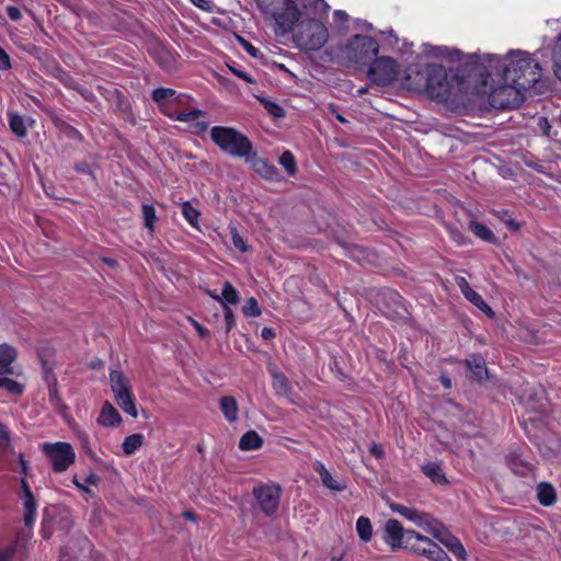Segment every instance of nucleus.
I'll return each mask as SVG.
<instances>
[{"label":"nucleus","instance_id":"1","mask_svg":"<svg viewBox=\"0 0 561 561\" xmlns=\"http://www.w3.org/2000/svg\"><path fill=\"white\" fill-rule=\"evenodd\" d=\"M383 530V539L392 550L405 549L431 561H451L436 542L414 530L404 529L397 519L387 520Z\"/></svg>","mask_w":561,"mask_h":561},{"label":"nucleus","instance_id":"2","mask_svg":"<svg viewBox=\"0 0 561 561\" xmlns=\"http://www.w3.org/2000/svg\"><path fill=\"white\" fill-rule=\"evenodd\" d=\"M540 78V65L528 53H511L505 59L503 80L520 92L530 89Z\"/></svg>","mask_w":561,"mask_h":561},{"label":"nucleus","instance_id":"3","mask_svg":"<svg viewBox=\"0 0 561 561\" xmlns=\"http://www.w3.org/2000/svg\"><path fill=\"white\" fill-rule=\"evenodd\" d=\"M210 138L221 151L237 158L245 159L253 148L252 142L245 135L231 127H213Z\"/></svg>","mask_w":561,"mask_h":561},{"label":"nucleus","instance_id":"4","mask_svg":"<svg viewBox=\"0 0 561 561\" xmlns=\"http://www.w3.org/2000/svg\"><path fill=\"white\" fill-rule=\"evenodd\" d=\"M275 2L271 3V9H261V11L275 20L277 28L283 34L288 33L301 18L298 7L306 8L307 3L304 0H276Z\"/></svg>","mask_w":561,"mask_h":561},{"label":"nucleus","instance_id":"5","mask_svg":"<svg viewBox=\"0 0 561 561\" xmlns=\"http://www.w3.org/2000/svg\"><path fill=\"white\" fill-rule=\"evenodd\" d=\"M329 33L323 23L310 19L301 21L294 34L296 44L305 50H318L328 41Z\"/></svg>","mask_w":561,"mask_h":561},{"label":"nucleus","instance_id":"6","mask_svg":"<svg viewBox=\"0 0 561 561\" xmlns=\"http://www.w3.org/2000/svg\"><path fill=\"white\" fill-rule=\"evenodd\" d=\"M379 45L370 36L354 35L344 48L345 57L356 65H369L378 54Z\"/></svg>","mask_w":561,"mask_h":561},{"label":"nucleus","instance_id":"7","mask_svg":"<svg viewBox=\"0 0 561 561\" xmlns=\"http://www.w3.org/2000/svg\"><path fill=\"white\" fill-rule=\"evenodd\" d=\"M111 389L121 409L133 417H137V409L134 402L129 381L119 370H112L110 374Z\"/></svg>","mask_w":561,"mask_h":561},{"label":"nucleus","instance_id":"8","mask_svg":"<svg viewBox=\"0 0 561 561\" xmlns=\"http://www.w3.org/2000/svg\"><path fill=\"white\" fill-rule=\"evenodd\" d=\"M425 88L432 99L446 100L449 95L447 72L443 66L428 65L425 68Z\"/></svg>","mask_w":561,"mask_h":561},{"label":"nucleus","instance_id":"9","mask_svg":"<svg viewBox=\"0 0 561 561\" xmlns=\"http://www.w3.org/2000/svg\"><path fill=\"white\" fill-rule=\"evenodd\" d=\"M368 78L378 85H388L392 83L399 73V67L394 59L390 57H375L369 64Z\"/></svg>","mask_w":561,"mask_h":561},{"label":"nucleus","instance_id":"10","mask_svg":"<svg viewBox=\"0 0 561 561\" xmlns=\"http://www.w3.org/2000/svg\"><path fill=\"white\" fill-rule=\"evenodd\" d=\"M282 489L276 483L260 484L253 488L252 494L260 510L267 516L277 512Z\"/></svg>","mask_w":561,"mask_h":561},{"label":"nucleus","instance_id":"11","mask_svg":"<svg viewBox=\"0 0 561 561\" xmlns=\"http://www.w3.org/2000/svg\"><path fill=\"white\" fill-rule=\"evenodd\" d=\"M43 450L57 472L66 471L76 458L75 450L69 443L45 444Z\"/></svg>","mask_w":561,"mask_h":561},{"label":"nucleus","instance_id":"12","mask_svg":"<svg viewBox=\"0 0 561 561\" xmlns=\"http://www.w3.org/2000/svg\"><path fill=\"white\" fill-rule=\"evenodd\" d=\"M176 92L173 89L158 88L152 91V100L159 104L163 112L170 117H174L180 122H193L203 116L205 113L201 110H194L191 112H182L174 115L171 111L168 101L175 96Z\"/></svg>","mask_w":561,"mask_h":561},{"label":"nucleus","instance_id":"13","mask_svg":"<svg viewBox=\"0 0 561 561\" xmlns=\"http://www.w3.org/2000/svg\"><path fill=\"white\" fill-rule=\"evenodd\" d=\"M523 99V92L505 83L490 94L489 102L494 108L507 110L517 107Z\"/></svg>","mask_w":561,"mask_h":561},{"label":"nucleus","instance_id":"14","mask_svg":"<svg viewBox=\"0 0 561 561\" xmlns=\"http://www.w3.org/2000/svg\"><path fill=\"white\" fill-rule=\"evenodd\" d=\"M525 454L526 448L516 446L506 455V463L516 476L527 477L534 471V465Z\"/></svg>","mask_w":561,"mask_h":561},{"label":"nucleus","instance_id":"15","mask_svg":"<svg viewBox=\"0 0 561 561\" xmlns=\"http://www.w3.org/2000/svg\"><path fill=\"white\" fill-rule=\"evenodd\" d=\"M244 160L251 165L255 173L265 180L273 181L279 175L278 169L266 159L259 157L253 149Z\"/></svg>","mask_w":561,"mask_h":561},{"label":"nucleus","instance_id":"16","mask_svg":"<svg viewBox=\"0 0 561 561\" xmlns=\"http://www.w3.org/2000/svg\"><path fill=\"white\" fill-rule=\"evenodd\" d=\"M465 365L470 373V379L481 383L489 378V370L486 368L485 360L481 355H471L470 358L465 360Z\"/></svg>","mask_w":561,"mask_h":561},{"label":"nucleus","instance_id":"17","mask_svg":"<svg viewBox=\"0 0 561 561\" xmlns=\"http://www.w3.org/2000/svg\"><path fill=\"white\" fill-rule=\"evenodd\" d=\"M271 375L273 378L272 386L275 390V393L277 396L285 397L290 403L297 404V401L290 397V386L288 378L276 368L271 369Z\"/></svg>","mask_w":561,"mask_h":561},{"label":"nucleus","instance_id":"18","mask_svg":"<svg viewBox=\"0 0 561 561\" xmlns=\"http://www.w3.org/2000/svg\"><path fill=\"white\" fill-rule=\"evenodd\" d=\"M16 358V351L8 344L0 345V375H14L13 362Z\"/></svg>","mask_w":561,"mask_h":561},{"label":"nucleus","instance_id":"19","mask_svg":"<svg viewBox=\"0 0 561 561\" xmlns=\"http://www.w3.org/2000/svg\"><path fill=\"white\" fill-rule=\"evenodd\" d=\"M312 467L313 470L320 476L321 482L324 486L333 491H342L345 489V484L334 479L321 461H314Z\"/></svg>","mask_w":561,"mask_h":561},{"label":"nucleus","instance_id":"20","mask_svg":"<svg viewBox=\"0 0 561 561\" xmlns=\"http://www.w3.org/2000/svg\"><path fill=\"white\" fill-rule=\"evenodd\" d=\"M121 422L122 417L118 411L108 401L104 402L98 417V423L103 426H118Z\"/></svg>","mask_w":561,"mask_h":561},{"label":"nucleus","instance_id":"21","mask_svg":"<svg viewBox=\"0 0 561 561\" xmlns=\"http://www.w3.org/2000/svg\"><path fill=\"white\" fill-rule=\"evenodd\" d=\"M390 508L393 512L405 517L407 519L414 522L419 526H423L425 518L427 517V514H424L415 508L408 507V506L397 504V503H391Z\"/></svg>","mask_w":561,"mask_h":561},{"label":"nucleus","instance_id":"22","mask_svg":"<svg viewBox=\"0 0 561 561\" xmlns=\"http://www.w3.org/2000/svg\"><path fill=\"white\" fill-rule=\"evenodd\" d=\"M219 408L225 419L229 423H233L238 419V403L234 397L224 396L219 400Z\"/></svg>","mask_w":561,"mask_h":561},{"label":"nucleus","instance_id":"23","mask_svg":"<svg viewBox=\"0 0 561 561\" xmlns=\"http://www.w3.org/2000/svg\"><path fill=\"white\" fill-rule=\"evenodd\" d=\"M537 500L543 506H551L557 501V492L551 483L540 482L537 485Z\"/></svg>","mask_w":561,"mask_h":561},{"label":"nucleus","instance_id":"24","mask_svg":"<svg viewBox=\"0 0 561 561\" xmlns=\"http://www.w3.org/2000/svg\"><path fill=\"white\" fill-rule=\"evenodd\" d=\"M422 472L436 484H446L447 479L439 462H427L422 466Z\"/></svg>","mask_w":561,"mask_h":561},{"label":"nucleus","instance_id":"25","mask_svg":"<svg viewBox=\"0 0 561 561\" xmlns=\"http://www.w3.org/2000/svg\"><path fill=\"white\" fill-rule=\"evenodd\" d=\"M439 542L443 543L449 551H451L459 559L463 560L466 558V550L462 543L459 541L458 538H456L450 533L443 534V537L440 538Z\"/></svg>","mask_w":561,"mask_h":561},{"label":"nucleus","instance_id":"26","mask_svg":"<svg viewBox=\"0 0 561 561\" xmlns=\"http://www.w3.org/2000/svg\"><path fill=\"white\" fill-rule=\"evenodd\" d=\"M262 445L263 439L255 431H248L241 436L239 442V448L241 450L259 449Z\"/></svg>","mask_w":561,"mask_h":561},{"label":"nucleus","instance_id":"27","mask_svg":"<svg viewBox=\"0 0 561 561\" xmlns=\"http://www.w3.org/2000/svg\"><path fill=\"white\" fill-rule=\"evenodd\" d=\"M340 244L345 249L347 255L358 262L364 263L369 260L370 253L367 249L353 243L340 242Z\"/></svg>","mask_w":561,"mask_h":561},{"label":"nucleus","instance_id":"28","mask_svg":"<svg viewBox=\"0 0 561 561\" xmlns=\"http://www.w3.org/2000/svg\"><path fill=\"white\" fill-rule=\"evenodd\" d=\"M469 229L480 239L489 243L495 244L497 239L490 228L476 220L469 222Z\"/></svg>","mask_w":561,"mask_h":561},{"label":"nucleus","instance_id":"29","mask_svg":"<svg viewBox=\"0 0 561 561\" xmlns=\"http://www.w3.org/2000/svg\"><path fill=\"white\" fill-rule=\"evenodd\" d=\"M24 504V524L26 527H31L34 523L35 514H36V501L33 494L23 496Z\"/></svg>","mask_w":561,"mask_h":561},{"label":"nucleus","instance_id":"30","mask_svg":"<svg viewBox=\"0 0 561 561\" xmlns=\"http://www.w3.org/2000/svg\"><path fill=\"white\" fill-rule=\"evenodd\" d=\"M144 435L138 433L127 436L122 444L124 454L133 455L144 444Z\"/></svg>","mask_w":561,"mask_h":561},{"label":"nucleus","instance_id":"31","mask_svg":"<svg viewBox=\"0 0 561 561\" xmlns=\"http://www.w3.org/2000/svg\"><path fill=\"white\" fill-rule=\"evenodd\" d=\"M222 306L237 305L239 302V294L230 282H225L222 293L220 295Z\"/></svg>","mask_w":561,"mask_h":561},{"label":"nucleus","instance_id":"32","mask_svg":"<svg viewBox=\"0 0 561 561\" xmlns=\"http://www.w3.org/2000/svg\"><path fill=\"white\" fill-rule=\"evenodd\" d=\"M356 530L364 542L369 541L373 536V527L369 518L360 516L356 522Z\"/></svg>","mask_w":561,"mask_h":561},{"label":"nucleus","instance_id":"33","mask_svg":"<svg viewBox=\"0 0 561 561\" xmlns=\"http://www.w3.org/2000/svg\"><path fill=\"white\" fill-rule=\"evenodd\" d=\"M8 116H9V125H10L11 130L18 137L26 136L27 130H26L23 117L16 113H9Z\"/></svg>","mask_w":561,"mask_h":561},{"label":"nucleus","instance_id":"34","mask_svg":"<svg viewBox=\"0 0 561 561\" xmlns=\"http://www.w3.org/2000/svg\"><path fill=\"white\" fill-rule=\"evenodd\" d=\"M261 105L265 108V111L275 118H280L285 116L284 108L278 105L277 103L264 98V96H256Z\"/></svg>","mask_w":561,"mask_h":561},{"label":"nucleus","instance_id":"35","mask_svg":"<svg viewBox=\"0 0 561 561\" xmlns=\"http://www.w3.org/2000/svg\"><path fill=\"white\" fill-rule=\"evenodd\" d=\"M278 162L289 176H294L297 173L296 159L289 150H286L282 153Z\"/></svg>","mask_w":561,"mask_h":561},{"label":"nucleus","instance_id":"36","mask_svg":"<svg viewBox=\"0 0 561 561\" xmlns=\"http://www.w3.org/2000/svg\"><path fill=\"white\" fill-rule=\"evenodd\" d=\"M144 224L150 231L154 230V224L158 220L156 216V209L152 205L145 204L141 207Z\"/></svg>","mask_w":561,"mask_h":561},{"label":"nucleus","instance_id":"37","mask_svg":"<svg viewBox=\"0 0 561 561\" xmlns=\"http://www.w3.org/2000/svg\"><path fill=\"white\" fill-rule=\"evenodd\" d=\"M425 530L428 531L434 538H436L438 541H440V538L443 537V534H447L448 531L436 520L431 522L430 516L425 518L424 525Z\"/></svg>","mask_w":561,"mask_h":561},{"label":"nucleus","instance_id":"38","mask_svg":"<svg viewBox=\"0 0 561 561\" xmlns=\"http://www.w3.org/2000/svg\"><path fill=\"white\" fill-rule=\"evenodd\" d=\"M467 299L477 308H479L482 312H484L486 316L491 318L494 317V312L492 311V309L488 306V304L477 291L473 290L472 293H469Z\"/></svg>","mask_w":561,"mask_h":561},{"label":"nucleus","instance_id":"39","mask_svg":"<svg viewBox=\"0 0 561 561\" xmlns=\"http://www.w3.org/2000/svg\"><path fill=\"white\" fill-rule=\"evenodd\" d=\"M7 376L8 375H0V388H4L12 394H21L23 392V386Z\"/></svg>","mask_w":561,"mask_h":561},{"label":"nucleus","instance_id":"40","mask_svg":"<svg viewBox=\"0 0 561 561\" xmlns=\"http://www.w3.org/2000/svg\"><path fill=\"white\" fill-rule=\"evenodd\" d=\"M182 214L193 227H197L201 214L188 202L182 204Z\"/></svg>","mask_w":561,"mask_h":561},{"label":"nucleus","instance_id":"41","mask_svg":"<svg viewBox=\"0 0 561 561\" xmlns=\"http://www.w3.org/2000/svg\"><path fill=\"white\" fill-rule=\"evenodd\" d=\"M116 108L123 114V116L126 121H130V122L135 123L130 104H129L128 100L125 99L122 94L117 95Z\"/></svg>","mask_w":561,"mask_h":561},{"label":"nucleus","instance_id":"42","mask_svg":"<svg viewBox=\"0 0 561 561\" xmlns=\"http://www.w3.org/2000/svg\"><path fill=\"white\" fill-rule=\"evenodd\" d=\"M48 396H49V402L54 405V408L57 411H61L66 408L61 401L59 393H58V390L56 387V379H54L53 385L49 383Z\"/></svg>","mask_w":561,"mask_h":561},{"label":"nucleus","instance_id":"43","mask_svg":"<svg viewBox=\"0 0 561 561\" xmlns=\"http://www.w3.org/2000/svg\"><path fill=\"white\" fill-rule=\"evenodd\" d=\"M242 312L245 317H259L261 316V309L257 300L254 297L249 298L245 305L242 307Z\"/></svg>","mask_w":561,"mask_h":561},{"label":"nucleus","instance_id":"44","mask_svg":"<svg viewBox=\"0 0 561 561\" xmlns=\"http://www.w3.org/2000/svg\"><path fill=\"white\" fill-rule=\"evenodd\" d=\"M230 232L234 248L240 250L241 252H247L248 245L245 244L243 238L239 234L237 228H231Z\"/></svg>","mask_w":561,"mask_h":561},{"label":"nucleus","instance_id":"45","mask_svg":"<svg viewBox=\"0 0 561 561\" xmlns=\"http://www.w3.org/2000/svg\"><path fill=\"white\" fill-rule=\"evenodd\" d=\"M16 551V541L0 549V561H10Z\"/></svg>","mask_w":561,"mask_h":561},{"label":"nucleus","instance_id":"46","mask_svg":"<svg viewBox=\"0 0 561 561\" xmlns=\"http://www.w3.org/2000/svg\"><path fill=\"white\" fill-rule=\"evenodd\" d=\"M68 79L71 81L70 87H71L72 89H75L78 93H80V94L84 98V100H87V101H93V100L95 99V96H94V94H93V92H92V91H90V90H89V89H87V88H83V87L79 85L78 83H75V82L72 81V79H70V78H68Z\"/></svg>","mask_w":561,"mask_h":561},{"label":"nucleus","instance_id":"47","mask_svg":"<svg viewBox=\"0 0 561 561\" xmlns=\"http://www.w3.org/2000/svg\"><path fill=\"white\" fill-rule=\"evenodd\" d=\"M75 170L79 173H82V174H88L90 175L92 179H94V174H93V171H92V167L89 162L87 161H80L78 163L75 164Z\"/></svg>","mask_w":561,"mask_h":561},{"label":"nucleus","instance_id":"48","mask_svg":"<svg viewBox=\"0 0 561 561\" xmlns=\"http://www.w3.org/2000/svg\"><path fill=\"white\" fill-rule=\"evenodd\" d=\"M456 283L466 298L469 296V293L473 291V289L470 287L469 283L465 277L457 276Z\"/></svg>","mask_w":561,"mask_h":561},{"label":"nucleus","instance_id":"49","mask_svg":"<svg viewBox=\"0 0 561 561\" xmlns=\"http://www.w3.org/2000/svg\"><path fill=\"white\" fill-rule=\"evenodd\" d=\"M224 311H225L226 331L229 332L236 324L234 316H233L232 310L228 306H225Z\"/></svg>","mask_w":561,"mask_h":561},{"label":"nucleus","instance_id":"50","mask_svg":"<svg viewBox=\"0 0 561 561\" xmlns=\"http://www.w3.org/2000/svg\"><path fill=\"white\" fill-rule=\"evenodd\" d=\"M238 42L240 43V45L252 56V57H257L259 55V49L255 48L250 42H248L247 39H244L243 37L241 36H238Z\"/></svg>","mask_w":561,"mask_h":561},{"label":"nucleus","instance_id":"51","mask_svg":"<svg viewBox=\"0 0 561 561\" xmlns=\"http://www.w3.org/2000/svg\"><path fill=\"white\" fill-rule=\"evenodd\" d=\"M501 219L510 227L511 230L517 231L519 230L520 226L518 222H516L512 216L508 214V211H503Z\"/></svg>","mask_w":561,"mask_h":561},{"label":"nucleus","instance_id":"52","mask_svg":"<svg viewBox=\"0 0 561 561\" xmlns=\"http://www.w3.org/2000/svg\"><path fill=\"white\" fill-rule=\"evenodd\" d=\"M11 68V61L9 55L0 46V70H8Z\"/></svg>","mask_w":561,"mask_h":561},{"label":"nucleus","instance_id":"53","mask_svg":"<svg viewBox=\"0 0 561 561\" xmlns=\"http://www.w3.org/2000/svg\"><path fill=\"white\" fill-rule=\"evenodd\" d=\"M7 14L12 21H20L22 19V13L19 8L13 5H8L5 8Z\"/></svg>","mask_w":561,"mask_h":561},{"label":"nucleus","instance_id":"54","mask_svg":"<svg viewBox=\"0 0 561 561\" xmlns=\"http://www.w3.org/2000/svg\"><path fill=\"white\" fill-rule=\"evenodd\" d=\"M0 439L3 440V448L9 449L11 447L10 434L3 424H0Z\"/></svg>","mask_w":561,"mask_h":561},{"label":"nucleus","instance_id":"55","mask_svg":"<svg viewBox=\"0 0 561 561\" xmlns=\"http://www.w3.org/2000/svg\"><path fill=\"white\" fill-rule=\"evenodd\" d=\"M388 295H389V298H390V299H391L396 305H398V309H396V313L401 314V312H400V310H399V309L404 310L403 306H402V305H401V302H400L401 296H400L397 291H392V290H391V291H389V293H388Z\"/></svg>","mask_w":561,"mask_h":561},{"label":"nucleus","instance_id":"56","mask_svg":"<svg viewBox=\"0 0 561 561\" xmlns=\"http://www.w3.org/2000/svg\"><path fill=\"white\" fill-rule=\"evenodd\" d=\"M191 321H192L194 329L196 330V332L198 333V335L202 339H206L209 335V332L206 328H204L203 325H201L197 321H195L193 319H191Z\"/></svg>","mask_w":561,"mask_h":561},{"label":"nucleus","instance_id":"57","mask_svg":"<svg viewBox=\"0 0 561 561\" xmlns=\"http://www.w3.org/2000/svg\"><path fill=\"white\" fill-rule=\"evenodd\" d=\"M369 453L376 458H382L385 455L382 447L376 443L370 444Z\"/></svg>","mask_w":561,"mask_h":561},{"label":"nucleus","instance_id":"58","mask_svg":"<svg viewBox=\"0 0 561 561\" xmlns=\"http://www.w3.org/2000/svg\"><path fill=\"white\" fill-rule=\"evenodd\" d=\"M229 69H230V71L232 73H234L240 79H242V80H244L247 82H250V83L253 82V80L251 79V77L247 72H244L242 70H239V69H237V68H234L232 66H229Z\"/></svg>","mask_w":561,"mask_h":561},{"label":"nucleus","instance_id":"59","mask_svg":"<svg viewBox=\"0 0 561 561\" xmlns=\"http://www.w3.org/2000/svg\"><path fill=\"white\" fill-rule=\"evenodd\" d=\"M261 336L264 340H272L276 336V333H275L274 329L265 327L262 329Z\"/></svg>","mask_w":561,"mask_h":561},{"label":"nucleus","instance_id":"60","mask_svg":"<svg viewBox=\"0 0 561 561\" xmlns=\"http://www.w3.org/2000/svg\"><path fill=\"white\" fill-rule=\"evenodd\" d=\"M348 19V15L346 12L344 11H341V10H336L334 13H333V20L334 22H344V21H347Z\"/></svg>","mask_w":561,"mask_h":561},{"label":"nucleus","instance_id":"61","mask_svg":"<svg viewBox=\"0 0 561 561\" xmlns=\"http://www.w3.org/2000/svg\"><path fill=\"white\" fill-rule=\"evenodd\" d=\"M450 233H451L453 239L456 242H458V243H462L463 242L465 238H463L462 233L458 229L450 230Z\"/></svg>","mask_w":561,"mask_h":561},{"label":"nucleus","instance_id":"62","mask_svg":"<svg viewBox=\"0 0 561 561\" xmlns=\"http://www.w3.org/2000/svg\"><path fill=\"white\" fill-rule=\"evenodd\" d=\"M276 0H256L260 9H271V3H276Z\"/></svg>","mask_w":561,"mask_h":561},{"label":"nucleus","instance_id":"63","mask_svg":"<svg viewBox=\"0 0 561 561\" xmlns=\"http://www.w3.org/2000/svg\"><path fill=\"white\" fill-rule=\"evenodd\" d=\"M99 477L95 474V473H90L89 476L85 477L84 479V483L85 484H96L99 482Z\"/></svg>","mask_w":561,"mask_h":561},{"label":"nucleus","instance_id":"64","mask_svg":"<svg viewBox=\"0 0 561 561\" xmlns=\"http://www.w3.org/2000/svg\"><path fill=\"white\" fill-rule=\"evenodd\" d=\"M21 485H22V490H23V496L33 494L31 491V488L25 479L21 480Z\"/></svg>","mask_w":561,"mask_h":561}]
</instances>
